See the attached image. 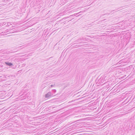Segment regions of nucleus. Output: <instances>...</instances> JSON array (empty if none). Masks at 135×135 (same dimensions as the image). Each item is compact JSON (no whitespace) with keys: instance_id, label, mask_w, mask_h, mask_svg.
<instances>
[{"instance_id":"nucleus-1","label":"nucleus","mask_w":135,"mask_h":135,"mask_svg":"<svg viewBox=\"0 0 135 135\" xmlns=\"http://www.w3.org/2000/svg\"><path fill=\"white\" fill-rule=\"evenodd\" d=\"M56 95H53V94H52L51 92H49L45 94V97L46 98H49L52 96L54 97Z\"/></svg>"},{"instance_id":"nucleus-2","label":"nucleus","mask_w":135,"mask_h":135,"mask_svg":"<svg viewBox=\"0 0 135 135\" xmlns=\"http://www.w3.org/2000/svg\"><path fill=\"white\" fill-rule=\"evenodd\" d=\"M5 64L6 65L8 66H9L10 67L12 68H13V66H14V65H13L12 63L11 62H5Z\"/></svg>"},{"instance_id":"nucleus-3","label":"nucleus","mask_w":135,"mask_h":135,"mask_svg":"<svg viewBox=\"0 0 135 135\" xmlns=\"http://www.w3.org/2000/svg\"><path fill=\"white\" fill-rule=\"evenodd\" d=\"M52 91L54 94L56 92V91L55 89H53L52 90Z\"/></svg>"},{"instance_id":"nucleus-4","label":"nucleus","mask_w":135,"mask_h":135,"mask_svg":"<svg viewBox=\"0 0 135 135\" xmlns=\"http://www.w3.org/2000/svg\"><path fill=\"white\" fill-rule=\"evenodd\" d=\"M103 81V79H100L99 80V83H102V81Z\"/></svg>"},{"instance_id":"nucleus-5","label":"nucleus","mask_w":135,"mask_h":135,"mask_svg":"<svg viewBox=\"0 0 135 135\" xmlns=\"http://www.w3.org/2000/svg\"><path fill=\"white\" fill-rule=\"evenodd\" d=\"M49 87L50 88H51V87H54V86H55V84H54L53 85H51Z\"/></svg>"},{"instance_id":"nucleus-6","label":"nucleus","mask_w":135,"mask_h":135,"mask_svg":"<svg viewBox=\"0 0 135 135\" xmlns=\"http://www.w3.org/2000/svg\"><path fill=\"white\" fill-rule=\"evenodd\" d=\"M21 45V44H20V45H18L19 46H18V48H19V47H21V46H20V45Z\"/></svg>"},{"instance_id":"nucleus-7","label":"nucleus","mask_w":135,"mask_h":135,"mask_svg":"<svg viewBox=\"0 0 135 135\" xmlns=\"http://www.w3.org/2000/svg\"><path fill=\"white\" fill-rule=\"evenodd\" d=\"M80 39L81 40H82V38H80Z\"/></svg>"}]
</instances>
